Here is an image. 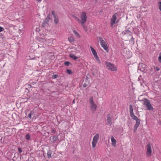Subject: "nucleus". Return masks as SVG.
<instances>
[{
	"instance_id": "nucleus-1",
	"label": "nucleus",
	"mask_w": 161,
	"mask_h": 161,
	"mask_svg": "<svg viewBox=\"0 0 161 161\" xmlns=\"http://www.w3.org/2000/svg\"><path fill=\"white\" fill-rule=\"evenodd\" d=\"M143 101V100H142ZM143 104L145 105V108L149 110H153V106L150 103V101L147 99H145Z\"/></svg>"
},
{
	"instance_id": "nucleus-2",
	"label": "nucleus",
	"mask_w": 161,
	"mask_h": 161,
	"mask_svg": "<svg viewBox=\"0 0 161 161\" xmlns=\"http://www.w3.org/2000/svg\"><path fill=\"white\" fill-rule=\"evenodd\" d=\"M99 40L100 41V45L101 47L107 52H108L109 50L106 42L103 40L102 37H99Z\"/></svg>"
},
{
	"instance_id": "nucleus-3",
	"label": "nucleus",
	"mask_w": 161,
	"mask_h": 161,
	"mask_svg": "<svg viewBox=\"0 0 161 161\" xmlns=\"http://www.w3.org/2000/svg\"><path fill=\"white\" fill-rule=\"evenodd\" d=\"M89 101L91 105L90 106L91 110L94 111L96 110L97 106L95 104L94 102L93 97L92 96L90 98Z\"/></svg>"
},
{
	"instance_id": "nucleus-4",
	"label": "nucleus",
	"mask_w": 161,
	"mask_h": 161,
	"mask_svg": "<svg viewBox=\"0 0 161 161\" xmlns=\"http://www.w3.org/2000/svg\"><path fill=\"white\" fill-rule=\"evenodd\" d=\"M105 64L108 68L111 71H114L117 70L114 64L108 62H105Z\"/></svg>"
},
{
	"instance_id": "nucleus-5",
	"label": "nucleus",
	"mask_w": 161,
	"mask_h": 161,
	"mask_svg": "<svg viewBox=\"0 0 161 161\" xmlns=\"http://www.w3.org/2000/svg\"><path fill=\"white\" fill-rule=\"evenodd\" d=\"M140 70L144 73H146L147 71V70L146 68V65L144 64H139L138 67V71Z\"/></svg>"
},
{
	"instance_id": "nucleus-6",
	"label": "nucleus",
	"mask_w": 161,
	"mask_h": 161,
	"mask_svg": "<svg viewBox=\"0 0 161 161\" xmlns=\"http://www.w3.org/2000/svg\"><path fill=\"white\" fill-rule=\"evenodd\" d=\"M81 21V23L82 24H84L86 20L87 17L86 13L85 12H82L80 16Z\"/></svg>"
},
{
	"instance_id": "nucleus-7",
	"label": "nucleus",
	"mask_w": 161,
	"mask_h": 161,
	"mask_svg": "<svg viewBox=\"0 0 161 161\" xmlns=\"http://www.w3.org/2000/svg\"><path fill=\"white\" fill-rule=\"evenodd\" d=\"M117 14L115 13L112 16V18L111 19L110 23V24L112 27H113V25L116 23V21L117 20Z\"/></svg>"
},
{
	"instance_id": "nucleus-8",
	"label": "nucleus",
	"mask_w": 161,
	"mask_h": 161,
	"mask_svg": "<svg viewBox=\"0 0 161 161\" xmlns=\"http://www.w3.org/2000/svg\"><path fill=\"white\" fill-rule=\"evenodd\" d=\"M146 153L148 156H150L151 155L152 149L151 146L150 144H148L147 145V150Z\"/></svg>"
},
{
	"instance_id": "nucleus-9",
	"label": "nucleus",
	"mask_w": 161,
	"mask_h": 161,
	"mask_svg": "<svg viewBox=\"0 0 161 161\" xmlns=\"http://www.w3.org/2000/svg\"><path fill=\"white\" fill-rule=\"evenodd\" d=\"M109 114H108L107 115V121L108 124L111 125L112 124V120L111 117L109 116Z\"/></svg>"
},
{
	"instance_id": "nucleus-10",
	"label": "nucleus",
	"mask_w": 161,
	"mask_h": 161,
	"mask_svg": "<svg viewBox=\"0 0 161 161\" xmlns=\"http://www.w3.org/2000/svg\"><path fill=\"white\" fill-rule=\"evenodd\" d=\"M99 138V136L98 134H97L93 138V141L97 142Z\"/></svg>"
},
{
	"instance_id": "nucleus-11",
	"label": "nucleus",
	"mask_w": 161,
	"mask_h": 161,
	"mask_svg": "<svg viewBox=\"0 0 161 161\" xmlns=\"http://www.w3.org/2000/svg\"><path fill=\"white\" fill-rule=\"evenodd\" d=\"M111 141L112 142V145L113 146H114L116 143V141L114 139L113 136L111 137Z\"/></svg>"
},
{
	"instance_id": "nucleus-12",
	"label": "nucleus",
	"mask_w": 161,
	"mask_h": 161,
	"mask_svg": "<svg viewBox=\"0 0 161 161\" xmlns=\"http://www.w3.org/2000/svg\"><path fill=\"white\" fill-rule=\"evenodd\" d=\"M129 109L130 115L134 114L133 106L131 104L130 105Z\"/></svg>"
},
{
	"instance_id": "nucleus-13",
	"label": "nucleus",
	"mask_w": 161,
	"mask_h": 161,
	"mask_svg": "<svg viewBox=\"0 0 161 161\" xmlns=\"http://www.w3.org/2000/svg\"><path fill=\"white\" fill-rule=\"evenodd\" d=\"M90 48L91 50V51L92 52V53L93 54V55H95L96 54H97V53L96 50L92 47L91 46H90Z\"/></svg>"
},
{
	"instance_id": "nucleus-14",
	"label": "nucleus",
	"mask_w": 161,
	"mask_h": 161,
	"mask_svg": "<svg viewBox=\"0 0 161 161\" xmlns=\"http://www.w3.org/2000/svg\"><path fill=\"white\" fill-rule=\"evenodd\" d=\"M130 116L131 118L134 120H137L138 119H139L135 115L134 113L130 115Z\"/></svg>"
},
{
	"instance_id": "nucleus-15",
	"label": "nucleus",
	"mask_w": 161,
	"mask_h": 161,
	"mask_svg": "<svg viewBox=\"0 0 161 161\" xmlns=\"http://www.w3.org/2000/svg\"><path fill=\"white\" fill-rule=\"evenodd\" d=\"M53 18H54V21L55 23L56 24H58L59 21L58 18V16L56 17H54Z\"/></svg>"
},
{
	"instance_id": "nucleus-16",
	"label": "nucleus",
	"mask_w": 161,
	"mask_h": 161,
	"mask_svg": "<svg viewBox=\"0 0 161 161\" xmlns=\"http://www.w3.org/2000/svg\"><path fill=\"white\" fill-rule=\"evenodd\" d=\"M69 56L71 58H72L75 60L77 59L78 58L77 57L75 56L74 54H69Z\"/></svg>"
},
{
	"instance_id": "nucleus-17",
	"label": "nucleus",
	"mask_w": 161,
	"mask_h": 161,
	"mask_svg": "<svg viewBox=\"0 0 161 161\" xmlns=\"http://www.w3.org/2000/svg\"><path fill=\"white\" fill-rule=\"evenodd\" d=\"M136 123L134 126L138 127L140 125V119H138V120H136Z\"/></svg>"
},
{
	"instance_id": "nucleus-18",
	"label": "nucleus",
	"mask_w": 161,
	"mask_h": 161,
	"mask_svg": "<svg viewBox=\"0 0 161 161\" xmlns=\"http://www.w3.org/2000/svg\"><path fill=\"white\" fill-rule=\"evenodd\" d=\"M68 39L70 42H73L74 41V38L73 37H69Z\"/></svg>"
},
{
	"instance_id": "nucleus-19",
	"label": "nucleus",
	"mask_w": 161,
	"mask_h": 161,
	"mask_svg": "<svg viewBox=\"0 0 161 161\" xmlns=\"http://www.w3.org/2000/svg\"><path fill=\"white\" fill-rule=\"evenodd\" d=\"M66 73L70 75L72 73V72L70 69H67L66 70Z\"/></svg>"
},
{
	"instance_id": "nucleus-20",
	"label": "nucleus",
	"mask_w": 161,
	"mask_h": 161,
	"mask_svg": "<svg viewBox=\"0 0 161 161\" xmlns=\"http://www.w3.org/2000/svg\"><path fill=\"white\" fill-rule=\"evenodd\" d=\"M73 32L75 36H77L78 37H80V35L76 31H73Z\"/></svg>"
},
{
	"instance_id": "nucleus-21",
	"label": "nucleus",
	"mask_w": 161,
	"mask_h": 161,
	"mask_svg": "<svg viewBox=\"0 0 161 161\" xmlns=\"http://www.w3.org/2000/svg\"><path fill=\"white\" fill-rule=\"evenodd\" d=\"M64 65L66 66H68L70 65H71V63L69 61H65L64 62Z\"/></svg>"
},
{
	"instance_id": "nucleus-22",
	"label": "nucleus",
	"mask_w": 161,
	"mask_h": 161,
	"mask_svg": "<svg viewBox=\"0 0 161 161\" xmlns=\"http://www.w3.org/2000/svg\"><path fill=\"white\" fill-rule=\"evenodd\" d=\"M58 139V136H54L53 137V140L54 142L56 141V140H57Z\"/></svg>"
},
{
	"instance_id": "nucleus-23",
	"label": "nucleus",
	"mask_w": 161,
	"mask_h": 161,
	"mask_svg": "<svg viewBox=\"0 0 161 161\" xmlns=\"http://www.w3.org/2000/svg\"><path fill=\"white\" fill-rule=\"evenodd\" d=\"M130 31L128 30H125L122 32V34L124 35H125L126 34H128L129 32Z\"/></svg>"
},
{
	"instance_id": "nucleus-24",
	"label": "nucleus",
	"mask_w": 161,
	"mask_h": 161,
	"mask_svg": "<svg viewBox=\"0 0 161 161\" xmlns=\"http://www.w3.org/2000/svg\"><path fill=\"white\" fill-rule=\"evenodd\" d=\"M72 17L74 18V19H75L76 20L79 22L80 21V19L79 18H78L77 17L75 16V15H72Z\"/></svg>"
},
{
	"instance_id": "nucleus-25",
	"label": "nucleus",
	"mask_w": 161,
	"mask_h": 161,
	"mask_svg": "<svg viewBox=\"0 0 161 161\" xmlns=\"http://www.w3.org/2000/svg\"><path fill=\"white\" fill-rule=\"evenodd\" d=\"M25 139L27 140H29L30 139V136L29 134H27L25 135Z\"/></svg>"
},
{
	"instance_id": "nucleus-26",
	"label": "nucleus",
	"mask_w": 161,
	"mask_h": 161,
	"mask_svg": "<svg viewBox=\"0 0 161 161\" xmlns=\"http://www.w3.org/2000/svg\"><path fill=\"white\" fill-rule=\"evenodd\" d=\"M97 142H95L94 141H92V147L93 148H94L96 146V143Z\"/></svg>"
},
{
	"instance_id": "nucleus-27",
	"label": "nucleus",
	"mask_w": 161,
	"mask_h": 161,
	"mask_svg": "<svg viewBox=\"0 0 161 161\" xmlns=\"http://www.w3.org/2000/svg\"><path fill=\"white\" fill-rule=\"evenodd\" d=\"M47 153L48 157H51V152L50 150L47 151Z\"/></svg>"
},
{
	"instance_id": "nucleus-28",
	"label": "nucleus",
	"mask_w": 161,
	"mask_h": 161,
	"mask_svg": "<svg viewBox=\"0 0 161 161\" xmlns=\"http://www.w3.org/2000/svg\"><path fill=\"white\" fill-rule=\"evenodd\" d=\"M52 14L53 17L57 16V14L55 13L54 11H53L52 12Z\"/></svg>"
},
{
	"instance_id": "nucleus-29",
	"label": "nucleus",
	"mask_w": 161,
	"mask_h": 161,
	"mask_svg": "<svg viewBox=\"0 0 161 161\" xmlns=\"http://www.w3.org/2000/svg\"><path fill=\"white\" fill-rule=\"evenodd\" d=\"M158 60L159 62L161 63V52L159 53V56L158 57Z\"/></svg>"
},
{
	"instance_id": "nucleus-30",
	"label": "nucleus",
	"mask_w": 161,
	"mask_h": 161,
	"mask_svg": "<svg viewBox=\"0 0 161 161\" xmlns=\"http://www.w3.org/2000/svg\"><path fill=\"white\" fill-rule=\"evenodd\" d=\"M33 114V112L32 111H31L30 112V113L28 115V117L30 118V119H31V115H32Z\"/></svg>"
},
{
	"instance_id": "nucleus-31",
	"label": "nucleus",
	"mask_w": 161,
	"mask_h": 161,
	"mask_svg": "<svg viewBox=\"0 0 161 161\" xmlns=\"http://www.w3.org/2000/svg\"><path fill=\"white\" fill-rule=\"evenodd\" d=\"M58 75H53L52 76V78L53 79H55L58 77Z\"/></svg>"
},
{
	"instance_id": "nucleus-32",
	"label": "nucleus",
	"mask_w": 161,
	"mask_h": 161,
	"mask_svg": "<svg viewBox=\"0 0 161 161\" xmlns=\"http://www.w3.org/2000/svg\"><path fill=\"white\" fill-rule=\"evenodd\" d=\"M49 21V20L47 19L46 18V19H45L43 22L44 23H45L47 24H48V22Z\"/></svg>"
},
{
	"instance_id": "nucleus-33",
	"label": "nucleus",
	"mask_w": 161,
	"mask_h": 161,
	"mask_svg": "<svg viewBox=\"0 0 161 161\" xmlns=\"http://www.w3.org/2000/svg\"><path fill=\"white\" fill-rule=\"evenodd\" d=\"M158 6L159 10L161 11V2H160L158 3Z\"/></svg>"
},
{
	"instance_id": "nucleus-34",
	"label": "nucleus",
	"mask_w": 161,
	"mask_h": 161,
	"mask_svg": "<svg viewBox=\"0 0 161 161\" xmlns=\"http://www.w3.org/2000/svg\"><path fill=\"white\" fill-rule=\"evenodd\" d=\"M138 127H137V126H134V130H133L134 132H135L136 131L137 128Z\"/></svg>"
},
{
	"instance_id": "nucleus-35",
	"label": "nucleus",
	"mask_w": 161,
	"mask_h": 161,
	"mask_svg": "<svg viewBox=\"0 0 161 161\" xmlns=\"http://www.w3.org/2000/svg\"><path fill=\"white\" fill-rule=\"evenodd\" d=\"M51 15L50 14H48L46 19H48L50 20L51 19Z\"/></svg>"
},
{
	"instance_id": "nucleus-36",
	"label": "nucleus",
	"mask_w": 161,
	"mask_h": 161,
	"mask_svg": "<svg viewBox=\"0 0 161 161\" xmlns=\"http://www.w3.org/2000/svg\"><path fill=\"white\" fill-rule=\"evenodd\" d=\"M47 25V24L46 23L43 22L42 24V27H44L45 26H46Z\"/></svg>"
},
{
	"instance_id": "nucleus-37",
	"label": "nucleus",
	"mask_w": 161,
	"mask_h": 161,
	"mask_svg": "<svg viewBox=\"0 0 161 161\" xmlns=\"http://www.w3.org/2000/svg\"><path fill=\"white\" fill-rule=\"evenodd\" d=\"M18 152L19 153H21L22 152V149L20 147H18Z\"/></svg>"
},
{
	"instance_id": "nucleus-38",
	"label": "nucleus",
	"mask_w": 161,
	"mask_h": 161,
	"mask_svg": "<svg viewBox=\"0 0 161 161\" xmlns=\"http://www.w3.org/2000/svg\"><path fill=\"white\" fill-rule=\"evenodd\" d=\"M4 30V29L3 27H2L1 26L0 27V32L3 31Z\"/></svg>"
},
{
	"instance_id": "nucleus-39",
	"label": "nucleus",
	"mask_w": 161,
	"mask_h": 161,
	"mask_svg": "<svg viewBox=\"0 0 161 161\" xmlns=\"http://www.w3.org/2000/svg\"><path fill=\"white\" fill-rule=\"evenodd\" d=\"M96 60H97V62L98 63L100 64L101 63V61H100L99 58Z\"/></svg>"
},
{
	"instance_id": "nucleus-40",
	"label": "nucleus",
	"mask_w": 161,
	"mask_h": 161,
	"mask_svg": "<svg viewBox=\"0 0 161 161\" xmlns=\"http://www.w3.org/2000/svg\"><path fill=\"white\" fill-rule=\"evenodd\" d=\"M94 56L96 59H97L99 58L97 54H96L95 55H94Z\"/></svg>"
},
{
	"instance_id": "nucleus-41",
	"label": "nucleus",
	"mask_w": 161,
	"mask_h": 161,
	"mask_svg": "<svg viewBox=\"0 0 161 161\" xmlns=\"http://www.w3.org/2000/svg\"><path fill=\"white\" fill-rule=\"evenodd\" d=\"M128 34H129V35L130 36H132V33L130 31V32H129L128 33Z\"/></svg>"
},
{
	"instance_id": "nucleus-42",
	"label": "nucleus",
	"mask_w": 161,
	"mask_h": 161,
	"mask_svg": "<svg viewBox=\"0 0 161 161\" xmlns=\"http://www.w3.org/2000/svg\"><path fill=\"white\" fill-rule=\"evenodd\" d=\"M87 86V85L86 84V83H85L83 85V86L84 87H86Z\"/></svg>"
},
{
	"instance_id": "nucleus-43",
	"label": "nucleus",
	"mask_w": 161,
	"mask_h": 161,
	"mask_svg": "<svg viewBox=\"0 0 161 161\" xmlns=\"http://www.w3.org/2000/svg\"><path fill=\"white\" fill-rule=\"evenodd\" d=\"M156 70L157 71H158L160 70V69H159V68L158 67H157L156 68Z\"/></svg>"
},
{
	"instance_id": "nucleus-44",
	"label": "nucleus",
	"mask_w": 161,
	"mask_h": 161,
	"mask_svg": "<svg viewBox=\"0 0 161 161\" xmlns=\"http://www.w3.org/2000/svg\"><path fill=\"white\" fill-rule=\"evenodd\" d=\"M90 77V75H87L86 76V78L87 79H89V77Z\"/></svg>"
},
{
	"instance_id": "nucleus-45",
	"label": "nucleus",
	"mask_w": 161,
	"mask_h": 161,
	"mask_svg": "<svg viewBox=\"0 0 161 161\" xmlns=\"http://www.w3.org/2000/svg\"><path fill=\"white\" fill-rule=\"evenodd\" d=\"M55 132H56V131L54 130L53 129L52 130V132H53V133H55Z\"/></svg>"
},
{
	"instance_id": "nucleus-46",
	"label": "nucleus",
	"mask_w": 161,
	"mask_h": 161,
	"mask_svg": "<svg viewBox=\"0 0 161 161\" xmlns=\"http://www.w3.org/2000/svg\"><path fill=\"white\" fill-rule=\"evenodd\" d=\"M134 40V38L133 37H132L130 39V41H133Z\"/></svg>"
},
{
	"instance_id": "nucleus-47",
	"label": "nucleus",
	"mask_w": 161,
	"mask_h": 161,
	"mask_svg": "<svg viewBox=\"0 0 161 161\" xmlns=\"http://www.w3.org/2000/svg\"><path fill=\"white\" fill-rule=\"evenodd\" d=\"M158 124L159 125H161V121H160L159 122Z\"/></svg>"
},
{
	"instance_id": "nucleus-48",
	"label": "nucleus",
	"mask_w": 161,
	"mask_h": 161,
	"mask_svg": "<svg viewBox=\"0 0 161 161\" xmlns=\"http://www.w3.org/2000/svg\"><path fill=\"white\" fill-rule=\"evenodd\" d=\"M2 138H3V137H2L1 139V140H2Z\"/></svg>"
},
{
	"instance_id": "nucleus-49",
	"label": "nucleus",
	"mask_w": 161,
	"mask_h": 161,
	"mask_svg": "<svg viewBox=\"0 0 161 161\" xmlns=\"http://www.w3.org/2000/svg\"><path fill=\"white\" fill-rule=\"evenodd\" d=\"M102 10L101 11H100V12H102Z\"/></svg>"
},
{
	"instance_id": "nucleus-50",
	"label": "nucleus",
	"mask_w": 161,
	"mask_h": 161,
	"mask_svg": "<svg viewBox=\"0 0 161 161\" xmlns=\"http://www.w3.org/2000/svg\"><path fill=\"white\" fill-rule=\"evenodd\" d=\"M74 101H75V100H74L73 101V103H74Z\"/></svg>"
},
{
	"instance_id": "nucleus-51",
	"label": "nucleus",
	"mask_w": 161,
	"mask_h": 161,
	"mask_svg": "<svg viewBox=\"0 0 161 161\" xmlns=\"http://www.w3.org/2000/svg\"><path fill=\"white\" fill-rule=\"evenodd\" d=\"M1 126V125H0V126Z\"/></svg>"
}]
</instances>
